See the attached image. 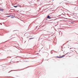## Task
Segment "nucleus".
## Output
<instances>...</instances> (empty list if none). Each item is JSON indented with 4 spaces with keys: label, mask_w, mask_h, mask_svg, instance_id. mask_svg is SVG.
<instances>
[{
    "label": "nucleus",
    "mask_w": 78,
    "mask_h": 78,
    "mask_svg": "<svg viewBox=\"0 0 78 78\" xmlns=\"http://www.w3.org/2000/svg\"><path fill=\"white\" fill-rule=\"evenodd\" d=\"M65 57V55H63V56H62L61 57H58V56H56V57H55V58H62L63 57Z\"/></svg>",
    "instance_id": "nucleus-1"
},
{
    "label": "nucleus",
    "mask_w": 78,
    "mask_h": 78,
    "mask_svg": "<svg viewBox=\"0 0 78 78\" xmlns=\"http://www.w3.org/2000/svg\"><path fill=\"white\" fill-rule=\"evenodd\" d=\"M4 9H1L0 8V11H3Z\"/></svg>",
    "instance_id": "nucleus-2"
},
{
    "label": "nucleus",
    "mask_w": 78,
    "mask_h": 78,
    "mask_svg": "<svg viewBox=\"0 0 78 78\" xmlns=\"http://www.w3.org/2000/svg\"><path fill=\"white\" fill-rule=\"evenodd\" d=\"M47 18H48V19H51V17H50V16H48Z\"/></svg>",
    "instance_id": "nucleus-3"
},
{
    "label": "nucleus",
    "mask_w": 78,
    "mask_h": 78,
    "mask_svg": "<svg viewBox=\"0 0 78 78\" xmlns=\"http://www.w3.org/2000/svg\"><path fill=\"white\" fill-rule=\"evenodd\" d=\"M18 6H17V5H16V6H15V5H14V6H13V7H15V8H17V7Z\"/></svg>",
    "instance_id": "nucleus-4"
},
{
    "label": "nucleus",
    "mask_w": 78,
    "mask_h": 78,
    "mask_svg": "<svg viewBox=\"0 0 78 78\" xmlns=\"http://www.w3.org/2000/svg\"><path fill=\"white\" fill-rule=\"evenodd\" d=\"M7 16V17H9V16Z\"/></svg>",
    "instance_id": "nucleus-5"
},
{
    "label": "nucleus",
    "mask_w": 78,
    "mask_h": 78,
    "mask_svg": "<svg viewBox=\"0 0 78 78\" xmlns=\"http://www.w3.org/2000/svg\"><path fill=\"white\" fill-rule=\"evenodd\" d=\"M71 49V48H70V49Z\"/></svg>",
    "instance_id": "nucleus-6"
},
{
    "label": "nucleus",
    "mask_w": 78,
    "mask_h": 78,
    "mask_svg": "<svg viewBox=\"0 0 78 78\" xmlns=\"http://www.w3.org/2000/svg\"><path fill=\"white\" fill-rule=\"evenodd\" d=\"M54 0H52V1H54Z\"/></svg>",
    "instance_id": "nucleus-7"
}]
</instances>
